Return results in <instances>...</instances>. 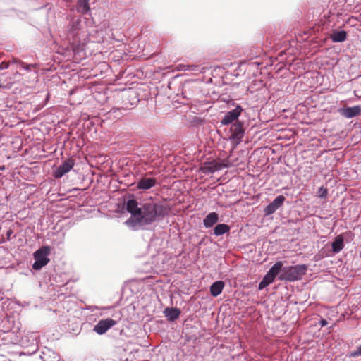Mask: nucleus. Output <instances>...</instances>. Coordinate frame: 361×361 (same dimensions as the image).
Segmentation results:
<instances>
[{"label":"nucleus","mask_w":361,"mask_h":361,"mask_svg":"<svg viewBox=\"0 0 361 361\" xmlns=\"http://www.w3.org/2000/svg\"><path fill=\"white\" fill-rule=\"evenodd\" d=\"M126 210L131 214L126 224L129 227H145L162 221L169 214L170 207L152 198L138 203L134 198L128 199L126 203Z\"/></svg>","instance_id":"f257e3e1"},{"label":"nucleus","mask_w":361,"mask_h":361,"mask_svg":"<svg viewBox=\"0 0 361 361\" xmlns=\"http://www.w3.org/2000/svg\"><path fill=\"white\" fill-rule=\"evenodd\" d=\"M279 264V266L277 278L279 281H299L306 274L307 270V265L305 264L284 267L283 262L278 261L274 264Z\"/></svg>","instance_id":"f03ea898"},{"label":"nucleus","mask_w":361,"mask_h":361,"mask_svg":"<svg viewBox=\"0 0 361 361\" xmlns=\"http://www.w3.org/2000/svg\"><path fill=\"white\" fill-rule=\"evenodd\" d=\"M50 246L43 245L34 252L33 257L35 262L32 266L34 270H40L49 262L50 259L48 256L50 254Z\"/></svg>","instance_id":"7ed1b4c3"},{"label":"nucleus","mask_w":361,"mask_h":361,"mask_svg":"<svg viewBox=\"0 0 361 361\" xmlns=\"http://www.w3.org/2000/svg\"><path fill=\"white\" fill-rule=\"evenodd\" d=\"M230 133L229 139L236 144H239L245 134L243 123L240 121L234 122L231 124Z\"/></svg>","instance_id":"20e7f679"},{"label":"nucleus","mask_w":361,"mask_h":361,"mask_svg":"<svg viewBox=\"0 0 361 361\" xmlns=\"http://www.w3.org/2000/svg\"><path fill=\"white\" fill-rule=\"evenodd\" d=\"M353 234L350 232H344L336 235L331 242V250L334 254L340 252L344 247V240L346 238L353 239Z\"/></svg>","instance_id":"39448f33"},{"label":"nucleus","mask_w":361,"mask_h":361,"mask_svg":"<svg viewBox=\"0 0 361 361\" xmlns=\"http://www.w3.org/2000/svg\"><path fill=\"white\" fill-rule=\"evenodd\" d=\"M243 110V108L240 104H237L235 106V108L227 111L225 114L224 116L220 121L221 125L228 126L229 124H233L234 122L238 121V118H239Z\"/></svg>","instance_id":"423d86ee"},{"label":"nucleus","mask_w":361,"mask_h":361,"mask_svg":"<svg viewBox=\"0 0 361 361\" xmlns=\"http://www.w3.org/2000/svg\"><path fill=\"white\" fill-rule=\"evenodd\" d=\"M279 266V264H274L269 269V270L263 277L262 280L259 283L258 289L259 290H263L264 288H265L267 286H268L274 281L275 279L277 277L278 275Z\"/></svg>","instance_id":"0eeeda50"},{"label":"nucleus","mask_w":361,"mask_h":361,"mask_svg":"<svg viewBox=\"0 0 361 361\" xmlns=\"http://www.w3.org/2000/svg\"><path fill=\"white\" fill-rule=\"evenodd\" d=\"M117 323V321L111 318L101 319L94 325L93 331L98 335H103Z\"/></svg>","instance_id":"6e6552de"},{"label":"nucleus","mask_w":361,"mask_h":361,"mask_svg":"<svg viewBox=\"0 0 361 361\" xmlns=\"http://www.w3.org/2000/svg\"><path fill=\"white\" fill-rule=\"evenodd\" d=\"M75 165V160L70 158L63 161L61 164L57 167L53 172V176L55 178L59 179L62 178L66 173L69 172Z\"/></svg>","instance_id":"1a4fd4ad"},{"label":"nucleus","mask_w":361,"mask_h":361,"mask_svg":"<svg viewBox=\"0 0 361 361\" xmlns=\"http://www.w3.org/2000/svg\"><path fill=\"white\" fill-rule=\"evenodd\" d=\"M286 198L283 195L277 196L264 208V214L268 216L274 214L280 207L282 206Z\"/></svg>","instance_id":"9d476101"},{"label":"nucleus","mask_w":361,"mask_h":361,"mask_svg":"<svg viewBox=\"0 0 361 361\" xmlns=\"http://www.w3.org/2000/svg\"><path fill=\"white\" fill-rule=\"evenodd\" d=\"M339 114L346 118H353L361 114V106L359 105L341 108Z\"/></svg>","instance_id":"9b49d317"},{"label":"nucleus","mask_w":361,"mask_h":361,"mask_svg":"<svg viewBox=\"0 0 361 361\" xmlns=\"http://www.w3.org/2000/svg\"><path fill=\"white\" fill-rule=\"evenodd\" d=\"M157 183V179L154 178L142 177L137 180L136 188L138 190H147L155 186Z\"/></svg>","instance_id":"f8f14e48"},{"label":"nucleus","mask_w":361,"mask_h":361,"mask_svg":"<svg viewBox=\"0 0 361 361\" xmlns=\"http://www.w3.org/2000/svg\"><path fill=\"white\" fill-rule=\"evenodd\" d=\"M140 101V99L138 97V94L135 91H130L128 94V98H126L125 100H123V106L122 108L127 109H132L133 106H136Z\"/></svg>","instance_id":"ddd939ff"},{"label":"nucleus","mask_w":361,"mask_h":361,"mask_svg":"<svg viewBox=\"0 0 361 361\" xmlns=\"http://www.w3.org/2000/svg\"><path fill=\"white\" fill-rule=\"evenodd\" d=\"M164 314L169 322H174L179 318L181 311L177 307H166Z\"/></svg>","instance_id":"4468645a"},{"label":"nucleus","mask_w":361,"mask_h":361,"mask_svg":"<svg viewBox=\"0 0 361 361\" xmlns=\"http://www.w3.org/2000/svg\"><path fill=\"white\" fill-rule=\"evenodd\" d=\"M226 167H227V165L221 163L210 162L202 168V171L204 173H214Z\"/></svg>","instance_id":"2eb2a0df"},{"label":"nucleus","mask_w":361,"mask_h":361,"mask_svg":"<svg viewBox=\"0 0 361 361\" xmlns=\"http://www.w3.org/2000/svg\"><path fill=\"white\" fill-rule=\"evenodd\" d=\"M219 221V215L213 212L209 213L203 219V224L206 228L213 227Z\"/></svg>","instance_id":"dca6fc26"},{"label":"nucleus","mask_w":361,"mask_h":361,"mask_svg":"<svg viewBox=\"0 0 361 361\" xmlns=\"http://www.w3.org/2000/svg\"><path fill=\"white\" fill-rule=\"evenodd\" d=\"M225 286V283L223 281H216L209 288L210 294L213 297H217L221 293Z\"/></svg>","instance_id":"f3484780"},{"label":"nucleus","mask_w":361,"mask_h":361,"mask_svg":"<svg viewBox=\"0 0 361 361\" xmlns=\"http://www.w3.org/2000/svg\"><path fill=\"white\" fill-rule=\"evenodd\" d=\"M347 38V32L345 30H335L330 35V39L333 42H343Z\"/></svg>","instance_id":"a211bd4d"},{"label":"nucleus","mask_w":361,"mask_h":361,"mask_svg":"<svg viewBox=\"0 0 361 361\" xmlns=\"http://www.w3.org/2000/svg\"><path fill=\"white\" fill-rule=\"evenodd\" d=\"M89 1L90 0H77V11L83 15L87 14L90 11Z\"/></svg>","instance_id":"6ab92c4d"},{"label":"nucleus","mask_w":361,"mask_h":361,"mask_svg":"<svg viewBox=\"0 0 361 361\" xmlns=\"http://www.w3.org/2000/svg\"><path fill=\"white\" fill-rule=\"evenodd\" d=\"M231 227L226 224H219L214 228V235L220 236L230 231Z\"/></svg>","instance_id":"aec40b11"},{"label":"nucleus","mask_w":361,"mask_h":361,"mask_svg":"<svg viewBox=\"0 0 361 361\" xmlns=\"http://www.w3.org/2000/svg\"><path fill=\"white\" fill-rule=\"evenodd\" d=\"M52 235L56 236V238L51 239L52 244H54L57 246H59V245L63 244L64 234L59 235H56V233H53Z\"/></svg>","instance_id":"412c9836"},{"label":"nucleus","mask_w":361,"mask_h":361,"mask_svg":"<svg viewBox=\"0 0 361 361\" xmlns=\"http://www.w3.org/2000/svg\"><path fill=\"white\" fill-rule=\"evenodd\" d=\"M347 356L350 358L351 357H357L361 356V345L357 346L356 350L350 352Z\"/></svg>","instance_id":"4be33fe9"},{"label":"nucleus","mask_w":361,"mask_h":361,"mask_svg":"<svg viewBox=\"0 0 361 361\" xmlns=\"http://www.w3.org/2000/svg\"><path fill=\"white\" fill-rule=\"evenodd\" d=\"M36 66V64H26L24 62H20L19 63V68L20 70L23 69L26 71H31L32 68H35Z\"/></svg>","instance_id":"5701e85b"},{"label":"nucleus","mask_w":361,"mask_h":361,"mask_svg":"<svg viewBox=\"0 0 361 361\" xmlns=\"http://www.w3.org/2000/svg\"><path fill=\"white\" fill-rule=\"evenodd\" d=\"M328 195L327 188L322 186L318 190V197L321 199H325Z\"/></svg>","instance_id":"b1692460"},{"label":"nucleus","mask_w":361,"mask_h":361,"mask_svg":"<svg viewBox=\"0 0 361 361\" xmlns=\"http://www.w3.org/2000/svg\"><path fill=\"white\" fill-rule=\"evenodd\" d=\"M202 68L198 65H187L185 71H194V72H202Z\"/></svg>","instance_id":"393cba45"},{"label":"nucleus","mask_w":361,"mask_h":361,"mask_svg":"<svg viewBox=\"0 0 361 361\" xmlns=\"http://www.w3.org/2000/svg\"><path fill=\"white\" fill-rule=\"evenodd\" d=\"M8 67H9V64H8V63H7L6 61H2L0 63V70H6V69L8 68Z\"/></svg>","instance_id":"a878e982"},{"label":"nucleus","mask_w":361,"mask_h":361,"mask_svg":"<svg viewBox=\"0 0 361 361\" xmlns=\"http://www.w3.org/2000/svg\"><path fill=\"white\" fill-rule=\"evenodd\" d=\"M319 325L321 327L326 326L328 324V322L326 319L322 318L319 322Z\"/></svg>","instance_id":"bb28decb"},{"label":"nucleus","mask_w":361,"mask_h":361,"mask_svg":"<svg viewBox=\"0 0 361 361\" xmlns=\"http://www.w3.org/2000/svg\"><path fill=\"white\" fill-rule=\"evenodd\" d=\"M227 104L229 107L233 106L235 108V106L237 105L233 99H231L230 101L228 102Z\"/></svg>","instance_id":"cd10ccee"},{"label":"nucleus","mask_w":361,"mask_h":361,"mask_svg":"<svg viewBox=\"0 0 361 361\" xmlns=\"http://www.w3.org/2000/svg\"><path fill=\"white\" fill-rule=\"evenodd\" d=\"M13 233V231L9 229L8 231H7L6 232V235H7V238L8 239H9L11 235Z\"/></svg>","instance_id":"c85d7f7f"},{"label":"nucleus","mask_w":361,"mask_h":361,"mask_svg":"<svg viewBox=\"0 0 361 361\" xmlns=\"http://www.w3.org/2000/svg\"><path fill=\"white\" fill-rule=\"evenodd\" d=\"M206 237L203 238L199 243V245H202L204 243V240H205Z\"/></svg>","instance_id":"c756f323"},{"label":"nucleus","mask_w":361,"mask_h":361,"mask_svg":"<svg viewBox=\"0 0 361 361\" xmlns=\"http://www.w3.org/2000/svg\"><path fill=\"white\" fill-rule=\"evenodd\" d=\"M49 94L48 93V94H47L46 99L47 100V99H49Z\"/></svg>","instance_id":"7c9ffc66"},{"label":"nucleus","mask_w":361,"mask_h":361,"mask_svg":"<svg viewBox=\"0 0 361 361\" xmlns=\"http://www.w3.org/2000/svg\"><path fill=\"white\" fill-rule=\"evenodd\" d=\"M35 353H36L35 351H33L32 353H27V354H29V355H32V354H35Z\"/></svg>","instance_id":"2f4dec72"},{"label":"nucleus","mask_w":361,"mask_h":361,"mask_svg":"<svg viewBox=\"0 0 361 361\" xmlns=\"http://www.w3.org/2000/svg\"><path fill=\"white\" fill-rule=\"evenodd\" d=\"M4 166H2L0 167V170H4Z\"/></svg>","instance_id":"473e14b6"},{"label":"nucleus","mask_w":361,"mask_h":361,"mask_svg":"<svg viewBox=\"0 0 361 361\" xmlns=\"http://www.w3.org/2000/svg\"><path fill=\"white\" fill-rule=\"evenodd\" d=\"M22 354L25 355V354H27V353L23 352Z\"/></svg>","instance_id":"72a5a7b5"},{"label":"nucleus","mask_w":361,"mask_h":361,"mask_svg":"<svg viewBox=\"0 0 361 361\" xmlns=\"http://www.w3.org/2000/svg\"><path fill=\"white\" fill-rule=\"evenodd\" d=\"M1 299H2V298H1V297L0 298V300H1Z\"/></svg>","instance_id":"f704fd0d"}]
</instances>
